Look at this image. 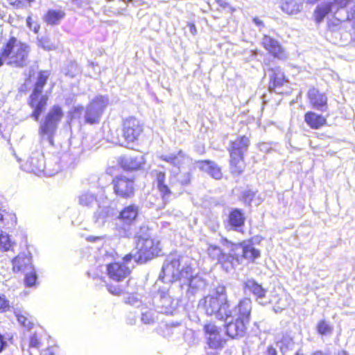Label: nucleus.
<instances>
[{
    "label": "nucleus",
    "instance_id": "bb28decb",
    "mask_svg": "<svg viewBox=\"0 0 355 355\" xmlns=\"http://www.w3.org/2000/svg\"><path fill=\"white\" fill-rule=\"evenodd\" d=\"M204 330L207 336L208 345L211 348L217 349L222 346L223 340L219 334L218 328L213 323L204 326Z\"/></svg>",
    "mask_w": 355,
    "mask_h": 355
},
{
    "label": "nucleus",
    "instance_id": "5fc2aeb1",
    "mask_svg": "<svg viewBox=\"0 0 355 355\" xmlns=\"http://www.w3.org/2000/svg\"><path fill=\"white\" fill-rule=\"evenodd\" d=\"M9 301L4 297L0 296V313L6 312L9 309Z\"/></svg>",
    "mask_w": 355,
    "mask_h": 355
},
{
    "label": "nucleus",
    "instance_id": "393cba45",
    "mask_svg": "<svg viewBox=\"0 0 355 355\" xmlns=\"http://www.w3.org/2000/svg\"><path fill=\"white\" fill-rule=\"evenodd\" d=\"M151 175L155 178L157 184V188L159 191L162 200L164 202L169 200V198L172 193L170 184H166V173L158 170H153Z\"/></svg>",
    "mask_w": 355,
    "mask_h": 355
},
{
    "label": "nucleus",
    "instance_id": "aec40b11",
    "mask_svg": "<svg viewBox=\"0 0 355 355\" xmlns=\"http://www.w3.org/2000/svg\"><path fill=\"white\" fill-rule=\"evenodd\" d=\"M307 96L313 108L324 112L327 110V96L318 89L312 87L309 89Z\"/></svg>",
    "mask_w": 355,
    "mask_h": 355
},
{
    "label": "nucleus",
    "instance_id": "8fccbe9b",
    "mask_svg": "<svg viewBox=\"0 0 355 355\" xmlns=\"http://www.w3.org/2000/svg\"><path fill=\"white\" fill-rule=\"evenodd\" d=\"M0 245L4 251H8L11 247L10 239L8 234H0Z\"/></svg>",
    "mask_w": 355,
    "mask_h": 355
},
{
    "label": "nucleus",
    "instance_id": "37998d69",
    "mask_svg": "<svg viewBox=\"0 0 355 355\" xmlns=\"http://www.w3.org/2000/svg\"><path fill=\"white\" fill-rule=\"evenodd\" d=\"M255 191L251 189H247L241 192V200L245 205L248 206H251V203L252 202L255 197Z\"/></svg>",
    "mask_w": 355,
    "mask_h": 355
},
{
    "label": "nucleus",
    "instance_id": "c9c22d12",
    "mask_svg": "<svg viewBox=\"0 0 355 355\" xmlns=\"http://www.w3.org/2000/svg\"><path fill=\"white\" fill-rule=\"evenodd\" d=\"M102 114L95 109L94 104H89L85 113V121L87 123L94 124L100 120Z\"/></svg>",
    "mask_w": 355,
    "mask_h": 355
},
{
    "label": "nucleus",
    "instance_id": "58836bf2",
    "mask_svg": "<svg viewBox=\"0 0 355 355\" xmlns=\"http://www.w3.org/2000/svg\"><path fill=\"white\" fill-rule=\"evenodd\" d=\"M285 81L284 76L282 73L279 71L278 73L274 72L270 76V82L269 88L271 90H274L277 93H282V91L278 90L281 87Z\"/></svg>",
    "mask_w": 355,
    "mask_h": 355
},
{
    "label": "nucleus",
    "instance_id": "f704fd0d",
    "mask_svg": "<svg viewBox=\"0 0 355 355\" xmlns=\"http://www.w3.org/2000/svg\"><path fill=\"white\" fill-rule=\"evenodd\" d=\"M184 157L185 154L182 150H179L177 153H170L159 156L160 159L174 166H179L182 164Z\"/></svg>",
    "mask_w": 355,
    "mask_h": 355
},
{
    "label": "nucleus",
    "instance_id": "423d86ee",
    "mask_svg": "<svg viewBox=\"0 0 355 355\" xmlns=\"http://www.w3.org/2000/svg\"><path fill=\"white\" fill-rule=\"evenodd\" d=\"M160 242L156 238H150L148 236L138 235L136 236L135 250L139 253L136 259L140 263H144L158 256L161 252Z\"/></svg>",
    "mask_w": 355,
    "mask_h": 355
},
{
    "label": "nucleus",
    "instance_id": "680f3d73",
    "mask_svg": "<svg viewBox=\"0 0 355 355\" xmlns=\"http://www.w3.org/2000/svg\"><path fill=\"white\" fill-rule=\"evenodd\" d=\"M217 3L220 6H221L223 8H225L228 6V3L223 0H218Z\"/></svg>",
    "mask_w": 355,
    "mask_h": 355
},
{
    "label": "nucleus",
    "instance_id": "338daca9",
    "mask_svg": "<svg viewBox=\"0 0 355 355\" xmlns=\"http://www.w3.org/2000/svg\"><path fill=\"white\" fill-rule=\"evenodd\" d=\"M44 355H53V354L50 351H47Z\"/></svg>",
    "mask_w": 355,
    "mask_h": 355
},
{
    "label": "nucleus",
    "instance_id": "cd10ccee",
    "mask_svg": "<svg viewBox=\"0 0 355 355\" xmlns=\"http://www.w3.org/2000/svg\"><path fill=\"white\" fill-rule=\"evenodd\" d=\"M263 47L275 58L282 59L285 57L284 50L279 42L268 35H264L261 41Z\"/></svg>",
    "mask_w": 355,
    "mask_h": 355
},
{
    "label": "nucleus",
    "instance_id": "f257e3e1",
    "mask_svg": "<svg viewBox=\"0 0 355 355\" xmlns=\"http://www.w3.org/2000/svg\"><path fill=\"white\" fill-rule=\"evenodd\" d=\"M191 268L188 257L177 253L170 254L164 261L159 279L182 286V281L191 275Z\"/></svg>",
    "mask_w": 355,
    "mask_h": 355
},
{
    "label": "nucleus",
    "instance_id": "a878e982",
    "mask_svg": "<svg viewBox=\"0 0 355 355\" xmlns=\"http://www.w3.org/2000/svg\"><path fill=\"white\" fill-rule=\"evenodd\" d=\"M248 323L239 319L235 318L234 321H230L225 325L226 334L232 338H241L245 336L246 326Z\"/></svg>",
    "mask_w": 355,
    "mask_h": 355
},
{
    "label": "nucleus",
    "instance_id": "c85d7f7f",
    "mask_svg": "<svg viewBox=\"0 0 355 355\" xmlns=\"http://www.w3.org/2000/svg\"><path fill=\"white\" fill-rule=\"evenodd\" d=\"M198 167L216 180H220L223 173L220 167L214 161L200 160L197 162Z\"/></svg>",
    "mask_w": 355,
    "mask_h": 355
},
{
    "label": "nucleus",
    "instance_id": "4d7b16f0",
    "mask_svg": "<svg viewBox=\"0 0 355 355\" xmlns=\"http://www.w3.org/2000/svg\"><path fill=\"white\" fill-rule=\"evenodd\" d=\"M264 355H277V351L272 345H268L264 353Z\"/></svg>",
    "mask_w": 355,
    "mask_h": 355
},
{
    "label": "nucleus",
    "instance_id": "052dcab7",
    "mask_svg": "<svg viewBox=\"0 0 355 355\" xmlns=\"http://www.w3.org/2000/svg\"><path fill=\"white\" fill-rule=\"evenodd\" d=\"M282 8L284 11L286 12L288 14H293V11L294 10L293 9H290L289 8V4L286 3H284L282 6Z\"/></svg>",
    "mask_w": 355,
    "mask_h": 355
},
{
    "label": "nucleus",
    "instance_id": "4468645a",
    "mask_svg": "<svg viewBox=\"0 0 355 355\" xmlns=\"http://www.w3.org/2000/svg\"><path fill=\"white\" fill-rule=\"evenodd\" d=\"M352 0H334L318 5L314 11V17L316 23H321L324 18L329 13L336 14L339 9L345 8Z\"/></svg>",
    "mask_w": 355,
    "mask_h": 355
},
{
    "label": "nucleus",
    "instance_id": "0eeeda50",
    "mask_svg": "<svg viewBox=\"0 0 355 355\" xmlns=\"http://www.w3.org/2000/svg\"><path fill=\"white\" fill-rule=\"evenodd\" d=\"M139 215V207L135 204L125 206L119 212L116 223L118 235L121 237L128 236L130 226L136 220Z\"/></svg>",
    "mask_w": 355,
    "mask_h": 355
},
{
    "label": "nucleus",
    "instance_id": "7c9ffc66",
    "mask_svg": "<svg viewBox=\"0 0 355 355\" xmlns=\"http://www.w3.org/2000/svg\"><path fill=\"white\" fill-rule=\"evenodd\" d=\"M304 121L309 127L314 130H318L327 124L326 117L312 111L305 113Z\"/></svg>",
    "mask_w": 355,
    "mask_h": 355
},
{
    "label": "nucleus",
    "instance_id": "c03bdc74",
    "mask_svg": "<svg viewBox=\"0 0 355 355\" xmlns=\"http://www.w3.org/2000/svg\"><path fill=\"white\" fill-rule=\"evenodd\" d=\"M15 315H16L18 322L21 325H22L24 327L26 328L28 330H30L32 329V327L33 326V323L29 318H28L25 315H24L21 313H19V312H15Z\"/></svg>",
    "mask_w": 355,
    "mask_h": 355
},
{
    "label": "nucleus",
    "instance_id": "f03ea898",
    "mask_svg": "<svg viewBox=\"0 0 355 355\" xmlns=\"http://www.w3.org/2000/svg\"><path fill=\"white\" fill-rule=\"evenodd\" d=\"M29 46L15 37H11L0 52V67L6 64L15 67H24L28 62Z\"/></svg>",
    "mask_w": 355,
    "mask_h": 355
},
{
    "label": "nucleus",
    "instance_id": "0e129e2a",
    "mask_svg": "<svg viewBox=\"0 0 355 355\" xmlns=\"http://www.w3.org/2000/svg\"><path fill=\"white\" fill-rule=\"evenodd\" d=\"M99 237H95V236H89L87 239L90 241H94L97 239H99Z\"/></svg>",
    "mask_w": 355,
    "mask_h": 355
},
{
    "label": "nucleus",
    "instance_id": "dca6fc26",
    "mask_svg": "<svg viewBox=\"0 0 355 355\" xmlns=\"http://www.w3.org/2000/svg\"><path fill=\"white\" fill-rule=\"evenodd\" d=\"M21 167L28 173L40 175L45 170V159L43 153L40 151L33 152Z\"/></svg>",
    "mask_w": 355,
    "mask_h": 355
},
{
    "label": "nucleus",
    "instance_id": "13d9d810",
    "mask_svg": "<svg viewBox=\"0 0 355 355\" xmlns=\"http://www.w3.org/2000/svg\"><path fill=\"white\" fill-rule=\"evenodd\" d=\"M6 340H5L3 336L0 334V353L6 348Z\"/></svg>",
    "mask_w": 355,
    "mask_h": 355
},
{
    "label": "nucleus",
    "instance_id": "603ef678",
    "mask_svg": "<svg viewBox=\"0 0 355 355\" xmlns=\"http://www.w3.org/2000/svg\"><path fill=\"white\" fill-rule=\"evenodd\" d=\"M178 329L177 326H171L168 324L165 325V329L164 331V336L166 338L171 337Z\"/></svg>",
    "mask_w": 355,
    "mask_h": 355
},
{
    "label": "nucleus",
    "instance_id": "774afa93",
    "mask_svg": "<svg viewBox=\"0 0 355 355\" xmlns=\"http://www.w3.org/2000/svg\"><path fill=\"white\" fill-rule=\"evenodd\" d=\"M181 268H182V267H178V270H177L178 273H182Z\"/></svg>",
    "mask_w": 355,
    "mask_h": 355
},
{
    "label": "nucleus",
    "instance_id": "f3484780",
    "mask_svg": "<svg viewBox=\"0 0 355 355\" xmlns=\"http://www.w3.org/2000/svg\"><path fill=\"white\" fill-rule=\"evenodd\" d=\"M233 248H234L235 251H237L239 256L241 257V263L243 259L254 262L256 259L261 256L260 251L255 248L254 244L250 241L234 243Z\"/></svg>",
    "mask_w": 355,
    "mask_h": 355
},
{
    "label": "nucleus",
    "instance_id": "c756f323",
    "mask_svg": "<svg viewBox=\"0 0 355 355\" xmlns=\"http://www.w3.org/2000/svg\"><path fill=\"white\" fill-rule=\"evenodd\" d=\"M12 264L14 272H24L33 267L31 257L26 253L19 254L12 260Z\"/></svg>",
    "mask_w": 355,
    "mask_h": 355
},
{
    "label": "nucleus",
    "instance_id": "4c0bfd02",
    "mask_svg": "<svg viewBox=\"0 0 355 355\" xmlns=\"http://www.w3.org/2000/svg\"><path fill=\"white\" fill-rule=\"evenodd\" d=\"M64 17V12L62 10H49L44 16V21L49 25H57Z\"/></svg>",
    "mask_w": 355,
    "mask_h": 355
},
{
    "label": "nucleus",
    "instance_id": "39448f33",
    "mask_svg": "<svg viewBox=\"0 0 355 355\" xmlns=\"http://www.w3.org/2000/svg\"><path fill=\"white\" fill-rule=\"evenodd\" d=\"M250 139L248 137L238 136L234 140L230 141L228 151L230 156V170L233 175H239L244 170L243 155L248 150Z\"/></svg>",
    "mask_w": 355,
    "mask_h": 355
},
{
    "label": "nucleus",
    "instance_id": "79ce46f5",
    "mask_svg": "<svg viewBox=\"0 0 355 355\" xmlns=\"http://www.w3.org/2000/svg\"><path fill=\"white\" fill-rule=\"evenodd\" d=\"M25 275L24 282L27 287L33 286L35 284L37 279V275L36 274L35 268L33 267L31 270H28L24 272Z\"/></svg>",
    "mask_w": 355,
    "mask_h": 355
},
{
    "label": "nucleus",
    "instance_id": "6ab92c4d",
    "mask_svg": "<svg viewBox=\"0 0 355 355\" xmlns=\"http://www.w3.org/2000/svg\"><path fill=\"white\" fill-rule=\"evenodd\" d=\"M227 226L230 230L242 232L245 225V216L243 211L239 208H232L227 216Z\"/></svg>",
    "mask_w": 355,
    "mask_h": 355
},
{
    "label": "nucleus",
    "instance_id": "72a5a7b5",
    "mask_svg": "<svg viewBox=\"0 0 355 355\" xmlns=\"http://www.w3.org/2000/svg\"><path fill=\"white\" fill-rule=\"evenodd\" d=\"M61 170V166L59 162V158L56 156H53L49 159L47 162L45 161V170L42 172L48 176H52L58 173Z\"/></svg>",
    "mask_w": 355,
    "mask_h": 355
},
{
    "label": "nucleus",
    "instance_id": "3c124183",
    "mask_svg": "<svg viewBox=\"0 0 355 355\" xmlns=\"http://www.w3.org/2000/svg\"><path fill=\"white\" fill-rule=\"evenodd\" d=\"M124 302L127 304H130L134 306H139L141 304L139 300L135 295V294L129 295L128 297L124 298Z\"/></svg>",
    "mask_w": 355,
    "mask_h": 355
},
{
    "label": "nucleus",
    "instance_id": "b1692460",
    "mask_svg": "<svg viewBox=\"0 0 355 355\" xmlns=\"http://www.w3.org/2000/svg\"><path fill=\"white\" fill-rule=\"evenodd\" d=\"M191 174L190 172L171 171L169 176V184L171 189L180 191L184 186H187L191 182Z\"/></svg>",
    "mask_w": 355,
    "mask_h": 355
},
{
    "label": "nucleus",
    "instance_id": "2eb2a0df",
    "mask_svg": "<svg viewBox=\"0 0 355 355\" xmlns=\"http://www.w3.org/2000/svg\"><path fill=\"white\" fill-rule=\"evenodd\" d=\"M228 318H236L249 323L252 311V301L250 298L245 297L241 300L237 305L232 309L227 308Z\"/></svg>",
    "mask_w": 355,
    "mask_h": 355
},
{
    "label": "nucleus",
    "instance_id": "ddd939ff",
    "mask_svg": "<svg viewBox=\"0 0 355 355\" xmlns=\"http://www.w3.org/2000/svg\"><path fill=\"white\" fill-rule=\"evenodd\" d=\"M243 290L245 293L252 294L255 301L261 305L265 306L270 303V299L267 295L268 289L252 278L245 280Z\"/></svg>",
    "mask_w": 355,
    "mask_h": 355
},
{
    "label": "nucleus",
    "instance_id": "e2e57ef3",
    "mask_svg": "<svg viewBox=\"0 0 355 355\" xmlns=\"http://www.w3.org/2000/svg\"><path fill=\"white\" fill-rule=\"evenodd\" d=\"M253 21L254 23L257 25V26H261L263 25V22L262 21H261L259 18L257 17H255L253 19Z\"/></svg>",
    "mask_w": 355,
    "mask_h": 355
},
{
    "label": "nucleus",
    "instance_id": "1a4fd4ad",
    "mask_svg": "<svg viewBox=\"0 0 355 355\" xmlns=\"http://www.w3.org/2000/svg\"><path fill=\"white\" fill-rule=\"evenodd\" d=\"M220 243L228 250V253L224 252L218 263L228 272L241 263V257L239 256L237 251H235L234 248H233L234 243L225 238H222Z\"/></svg>",
    "mask_w": 355,
    "mask_h": 355
},
{
    "label": "nucleus",
    "instance_id": "6e6552de",
    "mask_svg": "<svg viewBox=\"0 0 355 355\" xmlns=\"http://www.w3.org/2000/svg\"><path fill=\"white\" fill-rule=\"evenodd\" d=\"M199 308H202L207 315H214L218 320H227V308L229 304H225L220 301V299L215 297V295H207L200 300L198 304Z\"/></svg>",
    "mask_w": 355,
    "mask_h": 355
},
{
    "label": "nucleus",
    "instance_id": "5701e85b",
    "mask_svg": "<svg viewBox=\"0 0 355 355\" xmlns=\"http://www.w3.org/2000/svg\"><path fill=\"white\" fill-rule=\"evenodd\" d=\"M146 163V159L143 155H125L120 158L119 164L124 170L137 171L141 169Z\"/></svg>",
    "mask_w": 355,
    "mask_h": 355
},
{
    "label": "nucleus",
    "instance_id": "9b49d317",
    "mask_svg": "<svg viewBox=\"0 0 355 355\" xmlns=\"http://www.w3.org/2000/svg\"><path fill=\"white\" fill-rule=\"evenodd\" d=\"M168 288H159L153 297V304L157 312L172 315L176 309L177 302L168 293Z\"/></svg>",
    "mask_w": 355,
    "mask_h": 355
},
{
    "label": "nucleus",
    "instance_id": "a211bd4d",
    "mask_svg": "<svg viewBox=\"0 0 355 355\" xmlns=\"http://www.w3.org/2000/svg\"><path fill=\"white\" fill-rule=\"evenodd\" d=\"M108 277L117 282H121L129 277L131 270L128 265L121 262H114L107 265Z\"/></svg>",
    "mask_w": 355,
    "mask_h": 355
},
{
    "label": "nucleus",
    "instance_id": "bf43d9fd",
    "mask_svg": "<svg viewBox=\"0 0 355 355\" xmlns=\"http://www.w3.org/2000/svg\"><path fill=\"white\" fill-rule=\"evenodd\" d=\"M188 27L189 28V31L190 33L193 35H196L197 33V28L195 26L194 24H192V23H189L188 24Z\"/></svg>",
    "mask_w": 355,
    "mask_h": 355
},
{
    "label": "nucleus",
    "instance_id": "a18cd8bd",
    "mask_svg": "<svg viewBox=\"0 0 355 355\" xmlns=\"http://www.w3.org/2000/svg\"><path fill=\"white\" fill-rule=\"evenodd\" d=\"M80 73V68L78 64L76 62H70L65 69L64 73L66 76H69L70 78L75 77L77 74Z\"/></svg>",
    "mask_w": 355,
    "mask_h": 355
},
{
    "label": "nucleus",
    "instance_id": "20e7f679",
    "mask_svg": "<svg viewBox=\"0 0 355 355\" xmlns=\"http://www.w3.org/2000/svg\"><path fill=\"white\" fill-rule=\"evenodd\" d=\"M63 116L64 112L60 105H54L49 109L40 123L38 134L42 141H46L53 145V137Z\"/></svg>",
    "mask_w": 355,
    "mask_h": 355
},
{
    "label": "nucleus",
    "instance_id": "f8f14e48",
    "mask_svg": "<svg viewBox=\"0 0 355 355\" xmlns=\"http://www.w3.org/2000/svg\"><path fill=\"white\" fill-rule=\"evenodd\" d=\"M114 193L122 198H130L135 193L134 179L124 175H119L112 179Z\"/></svg>",
    "mask_w": 355,
    "mask_h": 355
},
{
    "label": "nucleus",
    "instance_id": "09e8293b",
    "mask_svg": "<svg viewBox=\"0 0 355 355\" xmlns=\"http://www.w3.org/2000/svg\"><path fill=\"white\" fill-rule=\"evenodd\" d=\"M318 332L321 335H327L331 334L332 327L325 320H321L317 325Z\"/></svg>",
    "mask_w": 355,
    "mask_h": 355
},
{
    "label": "nucleus",
    "instance_id": "7ed1b4c3",
    "mask_svg": "<svg viewBox=\"0 0 355 355\" xmlns=\"http://www.w3.org/2000/svg\"><path fill=\"white\" fill-rule=\"evenodd\" d=\"M50 73L48 71H40L38 73L37 81L31 94L28 103L33 110L31 117L38 121L41 114L44 111L47 105L49 97L43 94V89L46 85Z\"/></svg>",
    "mask_w": 355,
    "mask_h": 355
},
{
    "label": "nucleus",
    "instance_id": "4be33fe9",
    "mask_svg": "<svg viewBox=\"0 0 355 355\" xmlns=\"http://www.w3.org/2000/svg\"><path fill=\"white\" fill-rule=\"evenodd\" d=\"M193 269H191V275L185 278L182 282V286L179 287L183 288L184 286L187 287L188 293L191 295L199 291L203 290L207 286L206 280L200 275H193Z\"/></svg>",
    "mask_w": 355,
    "mask_h": 355
},
{
    "label": "nucleus",
    "instance_id": "e433bc0d",
    "mask_svg": "<svg viewBox=\"0 0 355 355\" xmlns=\"http://www.w3.org/2000/svg\"><path fill=\"white\" fill-rule=\"evenodd\" d=\"M157 320L156 309L142 308L141 313V320L145 324H153Z\"/></svg>",
    "mask_w": 355,
    "mask_h": 355
},
{
    "label": "nucleus",
    "instance_id": "49530a36",
    "mask_svg": "<svg viewBox=\"0 0 355 355\" xmlns=\"http://www.w3.org/2000/svg\"><path fill=\"white\" fill-rule=\"evenodd\" d=\"M37 45L45 51H52L56 48L55 45L48 37L38 39Z\"/></svg>",
    "mask_w": 355,
    "mask_h": 355
},
{
    "label": "nucleus",
    "instance_id": "473e14b6",
    "mask_svg": "<svg viewBox=\"0 0 355 355\" xmlns=\"http://www.w3.org/2000/svg\"><path fill=\"white\" fill-rule=\"evenodd\" d=\"M78 204L82 207H92L98 202L96 194L89 191H83L77 197Z\"/></svg>",
    "mask_w": 355,
    "mask_h": 355
},
{
    "label": "nucleus",
    "instance_id": "9d476101",
    "mask_svg": "<svg viewBox=\"0 0 355 355\" xmlns=\"http://www.w3.org/2000/svg\"><path fill=\"white\" fill-rule=\"evenodd\" d=\"M143 130V124L138 119L134 116H129L123 119L122 136L127 144H133L137 141Z\"/></svg>",
    "mask_w": 355,
    "mask_h": 355
},
{
    "label": "nucleus",
    "instance_id": "864d4df0",
    "mask_svg": "<svg viewBox=\"0 0 355 355\" xmlns=\"http://www.w3.org/2000/svg\"><path fill=\"white\" fill-rule=\"evenodd\" d=\"M137 255H139V253L137 252V251L136 250H135V252L132 251L130 253L126 254L124 257H123V262L125 265H127L128 263V262H130L132 259H134L136 262H139L137 259H136V256Z\"/></svg>",
    "mask_w": 355,
    "mask_h": 355
},
{
    "label": "nucleus",
    "instance_id": "a19ab883",
    "mask_svg": "<svg viewBox=\"0 0 355 355\" xmlns=\"http://www.w3.org/2000/svg\"><path fill=\"white\" fill-rule=\"evenodd\" d=\"M207 251L209 257L211 259L217 261V262L219 261V259H220L224 253L219 246L211 244L209 245Z\"/></svg>",
    "mask_w": 355,
    "mask_h": 355
},
{
    "label": "nucleus",
    "instance_id": "de8ad7c7",
    "mask_svg": "<svg viewBox=\"0 0 355 355\" xmlns=\"http://www.w3.org/2000/svg\"><path fill=\"white\" fill-rule=\"evenodd\" d=\"M212 295H215V297L220 299V301L224 302L225 304H229L226 294V288L224 286H217L214 294Z\"/></svg>",
    "mask_w": 355,
    "mask_h": 355
},
{
    "label": "nucleus",
    "instance_id": "2f4dec72",
    "mask_svg": "<svg viewBox=\"0 0 355 355\" xmlns=\"http://www.w3.org/2000/svg\"><path fill=\"white\" fill-rule=\"evenodd\" d=\"M114 209L109 206L98 207V209L94 212V223L98 226H102L110 218L113 216Z\"/></svg>",
    "mask_w": 355,
    "mask_h": 355
},
{
    "label": "nucleus",
    "instance_id": "412c9836",
    "mask_svg": "<svg viewBox=\"0 0 355 355\" xmlns=\"http://www.w3.org/2000/svg\"><path fill=\"white\" fill-rule=\"evenodd\" d=\"M107 291L112 295H132L137 291V282L132 278H129L125 284L120 283L117 285L107 284Z\"/></svg>",
    "mask_w": 355,
    "mask_h": 355
},
{
    "label": "nucleus",
    "instance_id": "69168bd1",
    "mask_svg": "<svg viewBox=\"0 0 355 355\" xmlns=\"http://www.w3.org/2000/svg\"><path fill=\"white\" fill-rule=\"evenodd\" d=\"M338 355H349V354L346 351H341L338 354Z\"/></svg>",
    "mask_w": 355,
    "mask_h": 355
},
{
    "label": "nucleus",
    "instance_id": "ea45409f",
    "mask_svg": "<svg viewBox=\"0 0 355 355\" xmlns=\"http://www.w3.org/2000/svg\"><path fill=\"white\" fill-rule=\"evenodd\" d=\"M109 103V99L107 96L98 95L96 96L89 104H94L95 109L103 114L105 109Z\"/></svg>",
    "mask_w": 355,
    "mask_h": 355
},
{
    "label": "nucleus",
    "instance_id": "6e6d98bb",
    "mask_svg": "<svg viewBox=\"0 0 355 355\" xmlns=\"http://www.w3.org/2000/svg\"><path fill=\"white\" fill-rule=\"evenodd\" d=\"M40 340H39L36 334H33L30 337L29 347L37 349L40 347Z\"/></svg>",
    "mask_w": 355,
    "mask_h": 355
}]
</instances>
